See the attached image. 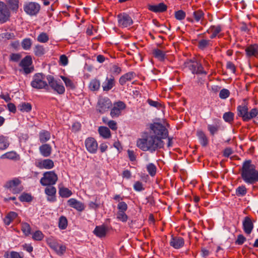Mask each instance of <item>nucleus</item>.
<instances>
[{"label": "nucleus", "mask_w": 258, "mask_h": 258, "mask_svg": "<svg viewBox=\"0 0 258 258\" xmlns=\"http://www.w3.org/2000/svg\"><path fill=\"white\" fill-rule=\"evenodd\" d=\"M100 87V82L99 80L94 79L91 81L90 82L89 88L93 91H97L99 89Z\"/></svg>", "instance_id": "obj_40"}, {"label": "nucleus", "mask_w": 258, "mask_h": 258, "mask_svg": "<svg viewBox=\"0 0 258 258\" xmlns=\"http://www.w3.org/2000/svg\"><path fill=\"white\" fill-rule=\"evenodd\" d=\"M68 203L70 207L76 209L78 211L82 212L85 209L84 204L75 199H70L68 200Z\"/></svg>", "instance_id": "obj_24"}, {"label": "nucleus", "mask_w": 258, "mask_h": 258, "mask_svg": "<svg viewBox=\"0 0 258 258\" xmlns=\"http://www.w3.org/2000/svg\"><path fill=\"white\" fill-rule=\"evenodd\" d=\"M117 19L119 26L122 28L130 26L133 23L131 17L125 13L119 14Z\"/></svg>", "instance_id": "obj_13"}, {"label": "nucleus", "mask_w": 258, "mask_h": 258, "mask_svg": "<svg viewBox=\"0 0 258 258\" xmlns=\"http://www.w3.org/2000/svg\"><path fill=\"white\" fill-rule=\"evenodd\" d=\"M193 18L188 17L187 18V20L188 22L193 23L194 22H199L203 20L204 18V13L203 11L201 10H198L197 11H195L192 13Z\"/></svg>", "instance_id": "obj_23"}, {"label": "nucleus", "mask_w": 258, "mask_h": 258, "mask_svg": "<svg viewBox=\"0 0 258 258\" xmlns=\"http://www.w3.org/2000/svg\"><path fill=\"white\" fill-rule=\"evenodd\" d=\"M53 250L58 255H62L66 250V247L64 245L58 244Z\"/></svg>", "instance_id": "obj_55"}, {"label": "nucleus", "mask_w": 258, "mask_h": 258, "mask_svg": "<svg viewBox=\"0 0 258 258\" xmlns=\"http://www.w3.org/2000/svg\"><path fill=\"white\" fill-rule=\"evenodd\" d=\"M46 242L47 244L51 247L52 249L55 248L56 246L58 244L56 240L54 239L53 237H49L47 239Z\"/></svg>", "instance_id": "obj_58"}, {"label": "nucleus", "mask_w": 258, "mask_h": 258, "mask_svg": "<svg viewBox=\"0 0 258 258\" xmlns=\"http://www.w3.org/2000/svg\"><path fill=\"white\" fill-rule=\"evenodd\" d=\"M22 202H30L32 200V197L29 194L23 192L19 198Z\"/></svg>", "instance_id": "obj_51"}, {"label": "nucleus", "mask_w": 258, "mask_h": 258, "mask_svg": "<svg viewBox=\"0 0 258 258\" xmlns=\"http://www.w3.org/2000/svg\"><path fill=\"white\" fill-rule=\"evenodd\" d=\"M137 145L143 151L153 152L163 147V142L159 137L147 132L143 135L141 139L138 140Z\"/></svg>", "instance_id": "obj_1"}, {"label": "nucleus", "mask_w": 258, "mask_h": 258, "mask_svg": "<svg viewBox=\"0 0 258 258\" xmlns=\"http://www.w3.org/2000/svg\"><path fill=\"white\" fill-rule=\"evenodd\" d=\"M98 133L100 136L104 139H109L111 137V133L109 129L104 126H101L98 128Z\"/></svg>", "instance_id": "obj_29"}, {"label": "nucleus", "mask_w": 258, "mask_h": 258, "mask_svg": "<svg viewBox=\"0 0 258 258\" xmlns=\"http://www.w3.org/2000/svg\"><path fill=\"white\" fill-rule=\"evenodd\" d=\"M44 238V234L40 231H36L32 235V238L34 240L41 241Z\"/></svg>", "instance_id": "obj_56"}, {"label": "nucleus", "mask_w": 258, "mask_h": 258, "mask_svg": "<svg viewBox=\"0 0 258 258\" xmlns=\"http://www.w3.org/2000/svg\"><path fill=\"white\" fill-rule=\"evenodd\" d=\"M222 29V26L220 25H212L207 30V32L210 34V38L214 39L217 36L219 37V34L221 32Z\"/></svg>", "instance_id": "obj_18"}, {"label": "nucleus", "mask_w": 258, "mask_h": 258, "mask_svg": "<svg viewBox=\"0 0 258 258\" xmlns=\"http://www.w3.org/2000/svg\"><path fill=\"white\" fill-rule=\"evenodd\" d=\"M116 219L122 222H126L128 220V216L125 212H117Z\"/></svg>", "instance_id": "obj_50"}, {"label": "nucleus", "mask_w": 258, "mask_h": 258, "mask_svg": "<svg viewBox=\"0 0 258 258\" xmlns=\"http://www.w3.org/2000/svg\"><path fill=\"white\" fill-rule=\"evenodd\" d=\"M238 115L241 117L244 121H246L248 108L246 104L244 103L237 107Z\"/></svg>", "instance_id": "obj_25"}, {"label": "nucleus", "mask_w": 258, "mask_h": 258, "mask_svg": "<svg viewBox=\"0 0 258 258\" xmlns=\"http://www.w3.org/2000/svg\"><path fill=\"white\" fill-rule=\"evenodd\" d=\"M117 212H126L127 209V205L124 202H119L117 205Z\"/></svg>", "instance_id": "obj_60"}, {"label": "nucleus", "mask_w": 258, "mask_h": 258, "mask_svg": "<svg viewBox=\"0 0 258 258\" xmlns=\"http://www.w3.org/2000/svg\"><path fill=\"white\" fill-rule=\"evenodd\" d=\"M111 102L107 98H100L98 102L97 110L101 113H103L108 111L111 106Z\"/></svg>", "instance_id": "obj_12"}, {"label": "nucleus", "mask_w": 258, "mask_h": 258, "mask_svg": "<svg viewBox=\"0 0 258 258\" xmlns=\"http://www.w3.org/2000/svg\"><path fill=\"white\" fill-rule=\"evenodd\" d=\"M148 9L154 13H162L167 10V7L164 3H161L158 5H149Z\"/></svg>", "instance_id": "obj_21"}, {"label": "nucleus", "mask_w": 258, "mask_h": 258, "mask_svg": "<svg viewBox=\"0 0 258 258\" xmlns=\"http://www.w3.org/2000/svg\"><path fill=\"white\" fill-rule=\"evenodd\" d=\"M107 230V227L104 225L97 226L95 228L93 233L96 236L102 238L106 236Z\"/></svg>", "instance_id": "obj_26"}, {"label": "nucleus", "mask_w": 258, "mask_h": 258, "mask_svg": "<svg viewBox=\"0 0 258 258\" xmlns=\"http://www.w3.org/2000/svg\"><path fill=\"white\" fill-rule=\"evenodd\" d=\"M60 78L64 82L67 88L70 89H74L76 88L75 84L70 78L63 76H61Z\"/></svg>", "instance_id": "obj_38"}, {"label": "nucleus", "mask_w": 258, "mask_h": 258, "mask_svg": "<svg viewBox=\"0 0 258 258\" xmlns=\"http://www.w3.org/2000/svg\"><path fill=\"white\" fill-rule=\"evenodd\" d=\"M197 136L202 146L203 147L207 146L208 144V140L205 133L202 131H199L197 132Z\"/></svg>", "instance_id": "obj_34"}, {"label": "nucleus", "mask_w": 258, "mask_h": 258, "mask_svg": "<svg viewBox=\"0 0 258 258\" xmlns=\"http://www.w3.org/2000/svg\"><path fill=\"white\" fill-rule=\"evenodd\" d=\"M212 46V42L210 40L203 39L198 42V46L199 49L204 50Z\"/></svg>", "instance_id": "obj_31"}, {"label": "nucleus", "mask_w": 258, "mask_h": 258, "mask_svg": "<svg viewBox=\"0 0 258 258\" xmlns=\"http://www.w3.org/2000/svg\"><path fill=\"white\" fill-rule=\"evenodd\" d=\"M102 121L104 123L107 125L113 131H116L117 128V123L114 120H109L107 117H103Z\"/></svg>", "instance_id": "obj_37"}, {"label": "nucleus", "mask_w": 258, "mask_h": 258, "mask_svg": "<svg viewBox=\"0 0 258 258\" xmlns=\"http://www.w3.org/2000/svg\"><path fill=\"white\" fill-rule=\"evenodd\" d=\"M246 55L247 57H258V45L252 44L249 45L245 49Z\"/></svg>", "instance_id": "obj_17"}, {"label": "nucleus", "mask_w": 258, "mask_h": 258, "mask_svg": "<svg viewBox=\"0 0 258 258\" xmlns=\"http://www.w3.org/2000/svg\"><path fill=\"white\" fill-rule=\"evenodd\" d=\"M68 225V220L64 216H61L59 219L58 227L60 229H65Z\"/></svg>", "instance_id": "obj_53"}, {"label": "nucleus", "mask_w": 258, "mask_h": 258, "mask_svg": "<svg viewBox=\"0 0 258 258\" xmlns=\"http://www.w3.org/2000/svg\"><path fill=\"white\" fill-rule=\"evenodd\" d=\"M153 54L156 58L160 60H163L164 59L165 53L161 50L155 49L153 50Z\"/></svg>", "instance_id": "obj_46"}, {"label": "nucleus", "mask_w": 258, "mask_h": 258, "mask_svg": "<svg viewBox=\"0 0 258 258\" xmlns=\"http://www.w3.org/2000/svg\"><path fill=\"white\" fill-rule=\"evenodd\" d=\"M11 16V12L8 5L0 1V22L4 23L8 21Z\"/></svg>", "instance_id": "obj_10"}, {"label": "nucleus", "mask_w": 258, "mask_h": 258, "mask_svg": "<svg viewBox=\"0 0 258 258\" xmlns=\"http://www.w3.org/2000/svg\"><path fill=\"white\" fill-rule=\"evenodd\" d=\"M147 170L149 174L152 177L154 176L156 174L157 168L156 166L152 163L147 165Z\"/></svg>", "instance_id": "obj_49"}, {"label": "nucleus", "mask_w": 258, "mask_h": 258, "mask_svg": "<svg viewBox=\"0 0 258 258\" xmlns=\"http://www.w3.org/2000/svg\"><path fill=\"white\" fill-rule=\"evenodd\" d=\"M32 44V42L30 38L24 39L21 43L22 48L26 50H29L31 47Z\"/></svg>", "instance_id": "obj_45"}, {"label": "nucleus", "mask_w": 258, "mask_h": 258, "mask_svg": "<svg viewBox=\"0 0 258 258\" xmlns=\"http://www.w3.org/2000/svg\"><path fill=\"white\" fill-rule=\"evenodd\" d=\"M1 158L3 160H19L20 156L15 151L8 152L3 154Z\"/></svg>", "instance_id": "obj_27"}, {"label": "nucleus", "mask_w": 258, "mask_h": 258, "mask_svg": "<svg viewBox=\"0 0 258 258\" xmlns=\"http://www.w3.org/2000/svg\"><path fill=\"white\" fill-rule=\"evenodd\" d=\"M37 40L40 43H46L49 40V36L46 33H40L37 38Z\"/></svg>", "instance_id": "obj_48"}, {"label": "nucleus", "mask_w": 258, "mask_h": 258, "mask_svg": "<svg viewBox=\"0 0 258 258\" xmlns=\"http://www.w3.org/2000/svg\"><path fill=\"white\" fill-rule=\"evenodd\" d=\"M186 16L185 13L182 10H179L175 12V18L179 21L185 19Z\"/></svg>", "instance_id": "obj_59"}, {"label": "nucleus", "mask_w": 258, "mask_h": 258, "mask_svg": "<svg viewBox=\"0 0 258 258\" xmlns=\"http://www.w3.org/2000/svg\"><path fill=\"white\" fill-rule=\"evenodd\" d=\"M208 131L210 132V134L212 135H214L218 131L219 126L217 125H214L209 124L208 125Z\"/></svg>", "instance_id": "obj_64"}, {"label": "nucleus", "mask_w": 258, "mask_h": 258, "mask_svg": "<svg viewBox=\"0 0 258 258\" xmlns=\"http://www.w3.org/2000/svg\"><path fill=\"white\" fill-rule=\"evenodd\" d=\"M254 228L253 222L249 216H246L242 221V229L244 233L249 235Z\"/></svg>", "instance_id": "obj_16"}, {"label": "nucleus", "mask_w": 258, "mask_h": 258, "mask_svg": "<svg viewBox=\"0 0 258 258\" xmlns=\"http://www.w3.org/2000/svg\"><path fill=\"white\" fill-rule=\"evenodd\" d=\"M19 110L22 112H29L32 109V105L27 102H23L18 106Z\"/></svg>", "instance_id": "obj_42"}, {"label": "nucleus", "mask_w": 258, "mask_h": 258, "mask_svg": "<svg viewBox=\"0 0 258 258\" xmlns=\"http://www.w3.org/2000/svg\"><path fill=\"white\" fill-rule=\"evenodd\" d=\"M230 95V92L228 89H223L219 93V97L222 99L227 98Z\"/></svg>", "instance_id": "obj_62"}, {"label": "nucleus", "mask_w": 258, "mask_h": 258, "mask_svg": "<svg viewBox=\"0 0 258 258\" xmlns=\"http://www.w3.org/2000/svg\"><path fill=\"white\" fill-rule=\"evenodd\" d=\"M7 3L9 6V9L17 12L19 9V0H7Z\"/></svg>", "instance_id": "obj_39"}, {"label": "nucleus", "mask_w": 258, "mask_h": 258, "mask_svg": "<svg viewBox=\"0 0 258 258\" xmlns=\"http://www.w3.org/2000/svg\"><path fill=\"white\" fill-rule=\"evenodd\" d=\"M85 145L87 150L91 153H95L98 149V143L92 138H87L85 141Z\"/></svg>", "instance_id": "obj_15"}, {"label": "nucleus", "mask_w": 258, "mask_h": 258, "mask_svg": "<svg viewBox=\"0 0 258 258\" xmlns=\"http://www.w3.org/2000/svg\"><path fill=\"white\" fill-rule=\"evenodd\" d=\"M126 108L125 104L121 101L116 102L113 104V107L111 110L110 115L112 117H118L121 111Z\"/></svg>", "instance_id": "obj_14"}, {"label": "nucleus", "mask_w": 258, "mask_h": 258, "mask_svg": "<svg viewBox=\"0 0 258 258\" xmlns=\"http://www.w3.org/2000/svg\"><path fill=\"white\" fill-rule=\"evenodd\" d=\"M4 187L10 190L14 194H18L23 190L21 180L18 178L7 181Z\"/></svg>", "instance_id": "obj_5"}, {"label": "nucleus", "mask_w": 258, "mask_h": 258, "mask_svg": "<svg viewBox=\"0 0 258 258\" xmlns=\"http://www.w3.org/2000/svg\"><path fill=\"white\" fill-rule=\"evenodd\" d=\"M56 188L52 186H47L45 189V193L47 196V199L48 201L53 202L55 201Z\"/></svg>", "instance_id": "obj_22"}, {"label": "nucleus", "mask_w": 258, "mask_h": 258, "mask_svg": "<svg viewBox=\"0 0 258 258\" xmlns=\"http://www.w3.org/2000/svg\"><path fill=\"white\" fill-rule=\"evenodd\" d=\"M247 192L246 187L244 185H241L236 188L235 190V195L237 197H242L245 196Z\"/></svg>", "instance_id": "obj_41"}, {"label": "nucleus", "mask_w": 258, "mask_h": 258, "mask_svg": "<svg viewBox=\"0 0 258 258\" xmlns=\"http://www.w3.org/2000/svg\"><path fill=\"white\" fill-rule=\"evenodd\" d=\"M110 72L114 75H118L121 72V69L120 67L117 65H113L110 69Z\"/></svg>", "instance_id": "obj_61"}, {"label": "nucleus", "mask_w": 258, "mask_h": 258, "mask_svg": "<svg viewBox=\"0 0 258 258\" xmlns=\"http://www.w3.org/2000/svg\"><path fill=\"white\" fill-rule=\"evenodd\" d=\"M135 73L128 72L122 75L119 79V83L121 85H124L126 82L130 81L134 78Z\"/></svg>", "instance_id": "obj_28"}, {"label": "nucleus", "mask_w": 258, "mask_h": 258, "mask_svg": "<svg viewBox=\"0 0 258 258\" xmlns=\"http://www.w3.org/2000/svg\"><path fill=\"white\" fill-rule=\"evenodd\" d=\"M39 137L40 142L44 143L50 140L51 135L48 131L42 130L39 133Z\"/></svg>", "instance_id": "obj_33"}, {"label": "nucleus", "mask_w": 258, "mask_h": 258, "mask_svg": "<svg viewBox=\"0 0 258 258\" xmlns=\"http://www.w3.org/2000/svg\"><path fill=\"white\" fill-rule=\"evenodd\" d=\"M149 133L152 134L154 136L161 139L165 138L168 135L167 129L161 123L155 122L151 124Z\"/></svg>", "instance_id": "obj_4"}, {"label": "nucleus", "mask_w": 258, "mask_h": 258, "mask_svg": "<svg viewBox=\"0 0 258 258\" xmlns=\"http://www.w3.org/2000/svg\"><path fill=\"white\" fill-rule=\"evenodd\" d=\"M40 10V6L35 2H29L24 6V11L31 16L36 15Z\"/></svg>", "instance_id": "obj_9"}, {"label": "nucleus", "mask_w": 258, "mask_h": 258, "mask_svg": "<svg viewBox=\"0 0 258 258\" xmlns=\"http://www.w3.org/2000/svg\"><path fill=\"white\" fill-rule=\"evenodd\" d=\"M9 145V138L3 135L0 136V150L6 149Z\"/></svg>", "instance_id": "obj_36"}, {"label": "nucleus", "mask_w": 258, "mask_h": 258, "mask_svg": "<svg viewBox=\"0 0 258 258\" xmlns=\"http://www.w3.org/2000/svg\"><path fill=\"white\" fill-rule=\"evenodd\" d=\"M101 206V203L100 201V197L96 196L94 202H90L88 204V207L90 209L96 210L99 208Z\"/></svg>", "instance_id": "obj_35"}, {"label": "nucleus", "mask_w": 258, "mask_h": 258, "mask_svg": "<svg viewBox=\"0 0 258 258\" xmlns=\"http://www.w3.org/2000/svg\"><path fill=\"white\" fill-rule=\"evenodd\" d=\"M21 230L25 236H28L31 234V228L28 223L25 222L21 224Z\"/></svg>", "instance_id": "obj_44"}, {"label": "nucleus", "mask_w": 258, "mask_h": 258, "mask_svg": "<svg viewBox=\"0 0 258 258\" xmlns=\"http://www.w3.org/2000/svg\"><path fill=\"white\" fill-rule=\"evenodd\" d=\"M224 120L227 122H231L233 120L234 114L231 112H226L223 114Z\"/></svg>", "instance_id": "obj_57"}, {"label": "nucleus", "mask_w": 258, "mask_h": 258, "mask_svg": "<svg viewBox=\"0 0 258 258\" xmlns=\"http://www.w3.org/2000/svg\"><path fill=\"white\" fill-rule=\"evenodd\" d=\"M241 177L247 184H253L258 182V170L251 162H243L240 169Z\"/></svg>", "instance_id": "obj_2"}, {"label": "nucleus", "mask_w": 258, "mask_h": 258, "mask_svg": "<svg viewBox=\"0 0 258 258\" xmlns=\"http://www.w3.org/2000/svg\"><path fill=\"white\" fill-rule=\"evenodd\" d=\"M32 60L30 55L26 56L23 58L19 63L24 73L26 74L30 73L33 70V68L32 67Z\"/></svg>", "instance_id": "obj_11"}, {"label": "nucleus", "mask_w": 258, "mask_h": 258, "mask_svg": "<svg viewBox=\"0 0 258 258\" xmlns=\"http://www.w3.org/2000/svg\"><path fill=\"white\" fill-rule=\"evenodd\" d=\"M57 176L53 171L46 172L40 179V183L43 186L52 185L56 182Z\"/></svg>", "instance_id": "obj_7"}, {"label": "nucleus", "mask_w": 258, "mask_h": 258, "mask_svg": "<svg viewBox=\"0 0 258 258\" xmlns=\"http://www.w3.org/2000/svg\"><path fill=\"white\" fill-rule=\"evenodd\" d=\"M246 240V238L242 234H239L237 236V238L235 240V243L236 245H240L243 244Z\"/></svg>", "instance_id": "obj_63"}, {"label": "nucleus", "mask_w": 258, "mask_h": 258, "mask_svg": "<svg viewBox=\"0 0 258 258\" xmlns=\"http://www.w3.org/2000/svg\"><path fill=\"white\" fill-rule=\"evenodd\" d=\"M34 52L35 55L40 56L44 54L45 49L42 45H36L34 48Z\"/></svg>", "instance_id": "obj_47"}, {"label": "nucleus", "mask_w": 258, "mask_h": 258, "mask_svg": "<svg viewBox=\"0 0 258 258\" xmlns=\"http://www.w3.org/2000/svg\"><path fill=\"white\" fill-rule=\"evenodd\" d=\"M31 86L35 89H44L48 90L49 86L47 82V76H46L42 73H37L34 75L31 82Z\"/></svg>", "instance_id": "obj_3"}, {"label": "nucleus", "mask_w": 258, "mask_h": 258, "mask_svg": "<svg viewBox=\"0 0 258 258\" xmlns=\"http://www.w3.org/2000/svg\"><path fill=\"white\" fill-rule=\"evenodd\" d=\"M115 86L114 77L110 75V77H107L105 81L102 84V88L104 91H108Z\"/></svg>", "instance_id": "obj_20"}, {"label": "nucleus", "mask_w": 258, "mask_h": 258, "mask_svg": "<svg viewBox=\"0 0 258 258\" xmlns=\"http://www.w3.org/2000/svg\"><path fill=\"white\" fill-rule=\"evenodd\" d=\"M39 151L44 157H48L51 154V147L48 144H43L39 147Z\"/></svg>", "instance_id": "obj_32"}, {"label": "nucleus", "mask_w": 258, "mask_h": 258, "mask_svg": "<svg viewBox=\"0 0 258 258\" xmlns=\"http://www.w3.org/2000/svg\"><path fill=\"white\" fill-rule=\"evenodd\" d=\"M54 162H37L36 166L41 169H51L54 166Z\"/></svg>", "instance_id": "obj_52"}, {"label": "nucleus", "mask_w": 258, "mask_h": 258, "mask_svg": "<svg viewBox=\"0 0 258 258\" xmlns=\"http://www.w3.org/2000/svg\"><path fill=\"white\" fill-rule=\"evenodd\" d=\"M4 258H24L23 252H19L15 251H6L4 255Z\"/></svg>", "instance_id": "obj_30"}, {"label": "nucleus", "mask_w": 258, "mask_h": 258, "mask_svg": "<svg viewBox=\"0 0 258 258\" xmlns=\"http://www.w3.org/2000/svg\"><path fill=\"white\" fill-rule=\"evenodd\" d=\"M186 66L194 74L207 75L206 71L204 70L202 64L196 60H189L185 63Z\"/></svg>", "instance_id": "obj_6"}, {"label": "nucleus", "mask_w": 258, "mask_h": 258, "mask_svg": "<svg viewBox=\"0 0 258 258\" xmlns=\"http://www.w3.org/2000/svg\"><path fill=\"white\" fill-rule=\"evenodd\" d=\"M59 194L62 198H68L72 195V192L68 188L61 187L59 188Z\"/></svg>", "instance_id": "obj_43"}, {"label": "nucleus", "mask_w": 258, "mask_h": 258, "mask_svg": "<svg viewBox=\"0 0 258 258\" xmlns=\"http://www.w3.org/2000/svg\"><path fill=\"white\" fill-rule=\"evenodd\" d=\"M169 243L173 248L179 249L184 245V240L182 237L172 236Z\"/></svg>", "instance_id": "obj_19"}, {"label": "nucleus", "mask_w": 258, "mask_h": 258, "mask_svg": "<svg viewBox=\"0 0 258 258\" xmlns=\"http://www.w3.org/2000/svg\"><path fill=\"white\" fill-rule=\"evenodd\" d=\"M47 82L49 86L54 91L59 94H62L65 92V88L62 83L56 80L51 75L47 76Z\"/></svg>", "instance_id": "obj_8"}, {"label": "nucleus", "mask_w": 258, "mask_h": 258, "mask_svg": "<svg viewBox=\"0 0 258 258\" xmlns=\"http://www.w3.org/2000/svg\"><path fill=\"white\" fill-rule=\"evenodd\" d=\"M258 115V109L256 108H254L248 111L247 116L246 117V121H248L252 118L256 117Z\"/></svg>", "instance_id": "obj_54"}]
</instances>
